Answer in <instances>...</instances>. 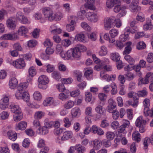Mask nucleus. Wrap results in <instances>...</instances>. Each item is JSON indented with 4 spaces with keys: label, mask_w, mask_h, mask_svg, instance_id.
Here are the masks:
<instances>
[{
    "label": "nucleus",
    "mask_w": 153,
    "mask_h": 153,
    "mask_svg": "<svg viewBox=\"0 0 153 153\" xmlns=\"http://www.w3.org/2000/svg\"><path fill=\"white\" fill-rule=\"evenodd\" d=\"M81 56V53L78 48H71L68 50L66 53L68 59L73 60L75 59H78Z\"/></svg>",
    "instance_id": "nucleus-1"
},
{
    "label": "nucleus",
    "mask_w": 153,
    "mask_h": 153,
    "mask_svg": "<svg viewBox=\"0 0 153 153\" xmlns=\"http://www.w3.org/2000/svg\"><path fill=\"white\" fill-rule=\"evenodd\" d=\"M116 18L114 16L105 18L104 20V27L105 30H109L114 26Z\"/></svg>",
    "instance_id": "nucleus-2"
},
{
    "label": "nucleus",
    "mask_w": 153,
    "mask_h": 153,
    "mask_svg": "<svg viewBox=\"0 0 153 153\" xmlns=\"http://www.w3.org/2000/svg\"><path fill=\"white\" fill-rule=\"evenodd\" d=\"M43 13L45 17L50 21H53L55 15L53 10L49 7H45L42 9Z\"/></svg>",
    "instance_id": "nucleus-3"
},
{
    "label": "nucleus",
    "mask_w": 153,
    "mask_h": 153,
    "mask_svg": "<svg viewBox=\"0 0 153 153\" xmlns=\"http://www.w3.org/2000/svg\"><path fill=\"white\" fill-rule=\"evenodd\" d=\"M122 124L118 128L117 131L118 134H124L127 133L130 125V122L127 120H123L122 121Z\"/></svg>",
    "instance_id": "nucleus-4"
},
{
    "label": "nucleus",
    "mask_w": 153,
    "mask_h": 153,
    "mask_svg": "<svg viewBox=\"0 0 153 153\" xmlns=\"http://www.w3.org/2000/svg\"><path fill=\"white\" fill-rule=\"evenodd\" d=\"M28 84L27 82H24L20 84L17 87L18 91L15 94V97L17 99H22V92L23 90H25L27 87Z\"/></svg>",
    "instance_id": "nucleus-5"
},
{
    "label": "nucleus",
    "mask_w": 153,
    "mask_h": 153,
    "mask_svg": "<svg viewBox=\"0 0 153 153\" xmlns=\"http://www.w3.org/2000/svg\"><path fill=\"white\" fill-rule=\"evenodd\" d=\"M10 64L13 65L16 68L22 69L25 66V64L22 58H20L15 61H12Z\"/></svg>",
    "instance_id": "nucleus-6"
},
{
    "label": "nucleus",
    "mask_w": 153,
    "mask_h": 153,
    "mask_svg": "<svg viewBox=\"0 0 153 153\" xmlns=\"http://www.w3.org/2000/svg\"><path fill=\"white\" fill-rule=\"evenodd\" d=\"M10 96L5 95L0 101V108L4 110L8 107Z\"/></svg>",
    "instance_id": "nucleus-7"
},
{
    "label": "nucleus",
    "mask_w": 153,
    "mask_h": 153,
    "mask_svg": "<svg viewBox=\"0 0 153 153\" xmlns=\"http://www.w3.org/2000/svg\"><path fill=\"white\" fill-rule=\"evenodd\" d=\"M88 20L91 22H96L98 20V16L97 14L93 12H89L86 14Z\"/></svg>",
    "instance_id": "nucleus-8"
},
{
    "label": "nucleus",
    "mask_w": 153,
    "mask_h": 153,
    "mask_svg": "<svg viewBox=\"0 0 153 153\" xmlns=\"http://www.w3.org/2000/svg\"><path fill=\"white\" fill-rule=\"evenodd\" d=\"M143 105L144 107L143 113L145 116H147L149 115L147 113L149 109L150 106V100L147 98L145 99L143 101Z\"/></svg>",
    "instance_id": "nucleus-9"
},
{
    "label": "nucleus",
    "mask_w": 153,
    "mask_h": 153,
    "mask_svg": "<svg viewBox=\"0 0 153 153\" xmlns=\"http://www.w3.org/2000/svg\"><path fill=\"white\" fill-rule=\"evenodd\" d=\"M15 39H16L18 38L17 34L16 33L15 34L14 33H7L3 35L1 37V38L4 40H11L13 39H15Z\"/></svg>",
    "instance_id": "nucleus-10"
},
{
    "label": "nucleus",
    "mask_w": 153,
    "mask_h": 153,
    "mask_svg": "<svg viewBox=\"0 0 153 153\" xmlns=\"http://www.w3.org/2000/svg\"><path fill=\"white\" fill-rule=\"evenodd\" d=\"M95 110L96 112L100 115H105V114L106 112L105 109L104 108L103 106L101 105V102L95 108Z\"/></svg>",
    "instance_id": "nucleus-11"
},
{
    "label": "nucleus",
    "mask_w": 153,
    "mask_h": 153,
    "mask_svg": "<svg viewBox=\"0 0 153 153\" xmlns=\"http://www.w3.org/2000/svg\"><path fill=\"white\" fill-rule=\"evenodd\" d=\"M27 126V123L25 121H22L16 125L15 129L16 130H23L26 128Z\"/></svg>",
    "instance_id": "nucleus-12"
},
{
    "label": "nucleus",
    "mask_w": 153,
    "mask_h": 153,
    "mask_svg": "<svg viewBox=\"0 0 153 153\" xmlns=\"http://www.w3.org/2000/svg\"><path fill=\"white\" fill-rule=\"evenodd\" d=\"M85 3L84 4L85 8L92 10H94L95 7L93 5L94 0H85Z\"/></svg>",
    "instance_id": "nucleus-13"
},
{
    "label": "nucleus",
    "mask_w": 153,
    "mask_h": 153,
    "mask_svg": "<svg viewBox=\"0 0 153 153\" xmlns=\"http://www.w3.org/2000/svg\"><path fill=\"white\" fill-rule=\"evenodd\" d=\"M72 116L73 118H78L80 115V110L78 107L73 108L71 111Z\"/></svg>",
    "instance_id": "nucleus-14"
},
{
    "label": "nucleus",
    "mask_w": 153,
    "mask_h": 153,
    "mask_svg": "<svg viewBox=\"0 0 153 153\" xmlns=\"http://www.w3.org/2000/svg\"><path fill=\"white\" fill-rule=\"evenodd\" d=\"M73 133L71 131H67L63 133V135L61 137L62 140H66L71 138L73 136Z\"/></svg>",
    "instance_id": "nucleus-15"
},
{
    "label": "nucleus",
    "mask_w": 153,
    "mask_h": 153,
    "mask_svg": "<svg viewBox=\"0 0 153 153\" xmlns=\"http://www.w3.org/2000/svg\"><path fill=\"white\" fill-rule=\"evenodd\" d=\"M18 32L19 35L25 37L28 32V29L25 26H22L19 28Z\"/></svg>",
    "instance_id": "nucleus-16"
},
{
    "label": "nucleus",
    "mask_w": 153,
    "mask_h": 153,
    "mask_svg": "<svg viewBox=\"0 0 153 153\" xmlns=\"http://www.w3.org/2000/svg\"><path fill=\"white\" fill-rule=\"evenodd\" d=\"M7 27L10 29H14L16 28L15 22L12 19L10 18L7 20Z\"/></svg>",
    "instance_id": "nucleus-17"
},
{
    "label": "nucleus",
    "mask_w": 153,
    "mask_h": 153,
    "mask_svg": "<svg viewBox=\"0 0 153 153\" xmlns=\"http://www.w3.org/2000/svg\"><path fill=\"white\" fill-rule=\"evenodd\" d=\"M38 81L39 83L43 84L44 85H46L48 82V79L46 76L42 75L39 77Z\"/></svg>",
    "instance_id": "nucleus-18"
},
{
    "label": "nucleus",
    "mask_w": 153,
    "mask_h": 153,
    "mask_svg": "<svg viewBox=\"0 0 153 153\" xmlns=\"http://www.w3.org/2000/svg\"><path fill=\"white\" fill-rule=\"evenodd\" d=\"M51 32L53 34H59L61 33L62 30L60 28H58L55 25H53L50 27Z\"/></svg>",
    "instance_id": "nucleus-19"
},
{
    "label": "nucleus",
    "mask_w": 153,
    "mask_h": 153,
    "mask_svg": "<svg viewBox=\"0 0 153 153\" xmlns=\"http://www.w3.org/2000/svg\"><path fill=\"white\" fill-rule=\"evenodd\" d=\"M108 103L109 105L108 107V111L110 112L112 110L115 108L116 106V104L115 102L111 99L108 100Z\"/></svg>",
    "instance_id": "nucleus-20"
},
{
    "label": "nucleus",
    "mask_w": 153,
    "mask_h": 153,
    "mask_svg": "<svg viewBox=\"0 0 153 153\" xmlns=\"http://www.w3.org/2000/svg\"><path fill=\"white\" fill-rule=\"evenodd\" d=\"M132 43L130 41L128 42L125 43L127 46L125 48V50L123 52V55H128L129 54L131 50V47Z\"/></svg>",
    "instance_id": "nucleus-21"
},
{
    "label": "nucleus",
    "mask_w": 153,
    "mask_h": 153,
    "mask_svg": "<svg viewBox=\"0 0 153 153\" xmlns=\"http://www.w3.org/2000/svg\"><path fill=\"white\" fill-rule=\"evenodd\" d=\"M7 134L9 138L12 141H15L17 138V133L12 130L9 131Z\"/></svg>",
    "instance_id": "nucleus-22"
},
{
    "label": "nucleus",
    "mask_w": 153,
    "mask_h": 153,
    "mask_svg": "<svg viewBox=\"0 0 153 153\" xmlns=\"http://www.w3.org/2000/svg\"><path fill=\"white\" fill-rule=\"evenodd\" d=\"M48 128L45 126L42 127H39L37 130V133L42 135H45L48 132Z\"/></svg>",
    "instance_id": "nucleus-23"
},
{
    "label": "nucleus",
    "mask_w": 153,
    "mask_h": 153,
    "mask_svg": "<svg viewBox=\"0 0 153 153\" xmlns=\"http://www.w3.org/2000/svg\"><path fill=\"white\" fill-rule=\"evenodd\" d=\"M18 85L17 79L15 77L11 79L9 81V85L11 89H14Z\"/></svg>",
    "instance_id": "nucleus-24"
},
{
    "label": "nucleus",
    "mask_w": 153,
    "mask_h": 153,
    "mask_svg": "<svg viewBox=\"0 0 153 153\" xmlns=\"http://www.w3.org/2000/svg\"><path fill=\"white\" fill-rule=\"evenodd\" d=\"M146 123L145 120L143 119L141 116L139 117L135 122V124L137 127H140L141 126H144Z\"/></svg>",
    "instance_id": "nucleus-25"
},
{
    "label": "nucleus",
    "mask_w": 153,
    "mask_h": 153,
    "mask_svg": "<svg viewBox=\"0 0 153 153\" xmlns=\"http://www.w3.org/2000/svg\"><path fill=\"white\" fill-rule=\"evenodd\" d=\"M11 111L14 113H20L22 112L21 108L17 105H10Z\"/></svg>",
    "instance_id": "nucleus-26"
},
{
    "label": "nucleus",
    "mask_w": 153,
    "mask_h": 153,
    "mask_svg": "<svg viewBox=\"0 0 153 153\" xmlns=\"http://www.w3.org/2000/svg\"><path fill=\"white\" fill-rule=\"evenodd\" d=\"M73 147L74 148V150L76 151L77 153H84L86 151L85 148L80 144L76 145Z\"/></svg>",
    "instance_id": "nucleus-27"
},
{
    "label": "nucleus",
    "mask_w": 153,
    "mask_h": 153,
    "mask_svg": "<svg viewBox=\"0 0 153 153\" xmlns=\"http://www.w3.org/2000/svg\"><path fill=\"white\" fill-rule=\"evenodd\" d=\"M124 75L126 79L128 81L133 80L135 76L133 73L130 71L126 72Z\"/></svg>",
    "instance_id": "nucleus-28"
},
{
    "label": "nucleus",
    "mask_w": 153,
    "mask_h": 153,
    "mask_svg": "<svg viewBox=\"0 0 153 153\" xmlns=\"http://www.w3.org/2000/svg\"><path fill=\"white\" fill-rule=\"evenodd\" d=\"M119 0H107L106 2V6L108 8H111L114 6V5L119 3Z\"/></svg>",
    "instance_id": "nucleus-29"
},
{
    "label": "nucleus",
    "mask_w": 153,
    "mask_h": 153,
    "mask_svg": "<svg viewBox=\"0 0 153 153\" xmlns=\"http://www.w3.org/2000/svg\"><path fill=\"white\" fill-rule=\"evenodd\" d=\"M80 11H79L77 13V15L79 18L82 19L84 18L85 14L86 13V11L84 9L83 6H81L80 7Z\"/></svg>",
    "instance_id": "nucleus-30"
},
{
    "label": "nucleus",
    "mask_w": 153,
    "mask_h": 153,
    "mask_svg": "<svg viewBox=\"0 0 153 153\" xmlns=\"http://www.w3.org/2000/svg\"><path fill=\"white\" fill-rule=\"evenodd\" d=\"M93 147L96 150H98L102 146V142L100 140L95 139L93 141Z\"/></svg>",
    "instance_id": "nucleus-31"
},
{
    "label": "nucleus",
    "mask_w": 153,
    "mask_h": 153,
    "mask_svg": "<svg viewBox=\"0 0 153 153\" xmlns=\"http://www.w3.org/2000/svg\"><path fill=\"white\" fill-rule=\"evenodd\" d=\"M23 118V114L22 112L20 113H15L13 115V119L14 121L17 122L22 119Z\"/></svg>",
    "instance_id": "nucleus-32"
},
{
    "label": "nucleus",
    "mask_w": 153,
    "mask_h": 153,
    "mask_svg": "<svg viewBox=\"0 0 153 153\" xmlns=\"http://www.w3.org/2000/svg\"><path fill=\"white\" fill-rule=\"evenodd\" d=\"M45 114V113L44 112L39 111L35 112L34 117L35 119L39 120L43 117Z\"/></svg>",
    "instance_id": "nucleus-33"
},
{
    "label": "nucleus",
    "mask_w": 153,
    "mask_h": 153,
    "mask_svg": "<svg viewBox=\"0 0 153 153\" xmlns=\"http://www.w3.org/2000/svg\"><path fill=\"white\" fill-rule=\"evenodd\" d=\"M111 59L114 61H117L120 59L119 55L118 53H112L110 55Z\"/></svg>",
    "instance_id": "nucleus-34"
},
{
    "label": "nucleus",
    "mask_w": 153,
    "mask_h": 153,
    "mask_svg": "<svg viewBox=\"0 0 153 153\" xmlns=\"http://www.w3.org/2000/svg\"><path fill=\"white\" fill-rule=\"evenodd\" d=\"M53 100L52 97H50L46 98L43 102V105L45 106H48L52 104Z\"/></svg>",
    "instance_id": "nucleus-35"
},
{
    "label": "nucleus",
    "mask_w": 153,
    "mask_h": 153,
    "mask_svg": "<svg viewBox=\"0 0 153 153\" xmlns=\"http://www.w3.org/2000/svg\"><path fill=\"white\" fill-rule=\"evenodd\" d=\"M85 36L83 34L79 33L77 34L75 37L74 39L77 41L83 42L85 39Z\"/></svg>",
    "instance_id": "nucleus-36"
},
{
    "label": "nucleus",
    "mask_w": 153,
    "mask_h": 153,
    "mask_svg": "<svg viewBox=\"0 0 153 153\" xmlns=\"http://www.w3.org/2000/svg\"><path fill=\"white\" fill-rule=\"evenodd\" d=\"M69 94V91L66 93L65 92L61 93L59 95V98L62 101L65 100L68 98Z\"/></svg>",
    "instance_id": "nucleus-37"
},
{
    "label": "nucleus",
    "mask_w": 153,
    "mask_h": 153,
    "mask_svg": "<svg viewBox=\"0 0 153 153\" xmlns=\"http://www.w3.org/2000/svg\"><path fill=\"white\" fill-rule=\"evenodd\" d=\"M22 96V99L26 102H27L30 99L29 95L28 93L25 90H23Z\"/></svg>",
    "instance_id": "nucleus-38"
},
{
    "label": "nucleus",
    "mask_w": 153,
    "mask_h": 153,
    "mask_svg": "<svg viewBox=\"0 0 153 153\" xmlns=\"http://www.w3.org/2000/svg\"><path fill=\"white\" fill-rule=\"evenodd\" d=\"M29 74L31 76H33L36 74V72L35 68L33 66L30 67L28 69Z\"/></svg>",
    "instance_id": "nucleus-39"
},
{
    "label": "nucleus",
    "mask_w": 153,
    "mask_h": 153,
    "mask_svg": "<svg viewBox=\"0 0 153 153\" xmlns=\"http://www.w3.org/2000/svg\"><path fill=\"white\" fill-rule=\"evenodd\" d=\"M129 33H124V34L121 35L120 36V39L121 41L125 42L129 40L130 37L129 36Z\"/></svg>",
    "instance_id": "nucleus-40"
},
{
    "label": "nucleus",
    "mask_w": 153,
    "mask_h": 153,
    "mask_svg": "<svg viewBox=\"0 0 153 153\" xmlns=\"http://www.w3.org/2000/svg\"><path fill=\"white\" fill-rule=\"evenodd\" d=\"M106 137L109 140H113L115 136L114 133L111 131H108L105 134Z\"/></svg>",
    "instance_id": "nucleus-41"
},
{
    "label": "nucleus",
    "mask_w": 153,
    "mask_h": 153,
    "mask_svg": "<svg viewBox=\"0 0 153 153\" xmlns=\"http://www.w3.org/2000/svg\"><path fill=\"white\" fill-rule=\"evenodd\" d=\"M124 58L125 60L127 61L130 65H132L134 64L135 60L134 59L131 57L130 55H126L125 56Z\"/></svg>",
    "instance_id": "nucleus-42"
},
{
    "label": "nucleus",
    "mask_w": 153,
    "mask_h": 153,
    "mask_svg": "<svg viewBox=\"0 0 153 153\" xmlns=\"http://www.w3.org/2000/svg\"><path fill=\"white\" fill-rule=\"evenodd\" d=\"M140 134L138 131L135 132L132 134L133 139L138 142L140 140Z\"/></svg>",
    "instance_id": "nucleus-43"
},
{
    "label": "nucleus",
    "mask_w": 153,
    "mask_h": 153,
    "mask_svg": "<svg viewBox=\"0 0 153 153\" xmlns=\"http://www.w3.org/2000/svg\"><path fill=\"white\" fill-rule=\"evenodd\" d=\"M53 124V122L51 121H50L48 119L46 118L45 120L44 126L48 128H51Z\"/></svg>",
    "instance_id": "nucleus-44"
},
{
    "label": "nucleus",
    "mask_w": 153,
    "mask_h": 153,
    "mask_svg": "<svg viewBox=\"0 0 153 153\" xmlns=\"http://www.w3.org/2000/svg\"><path fill=\"white\" fill-rule=\"evenodd\" d=\"M107 53V48L105 46H102L101 47V50L99 52V54L101 56H104Z\"/></svg>",
    "instance_id": "nucleus-45"
},
{
    "label": "nucleus",
    "mask_w": 153,
    "mask_h": 153,
    "mask_svg": "<svg viewBox=\"0 0 153 153\" xmlns=\"http://www.w3.org/2000/svg\"><path fill=\"white\" fill-rule=\"evenodd\" d=\"M109 33L111 36L114 38L118 34L119 31L116 29H113L110 30Z\"/></svg>",
    "instance_id": "nucleus-46"
},
{
    "label": "nucleus",
    "mask_w": 153,
    "mask_h": 153,
    "mask_svg": "<svg viewBox=\"0 0 153 153\" xmlns=\"http://www.w3.org/2000/svg\"><path fill=\"white\" fill-rule=\"evenodd\" d=\"M74 74L75 76L77 77V81L79 82L82 81V73L77 71H74Z\"/></svg>",
    "instance_id": "nucleus-47"
},
{
    "label": "nucleus",
    "mask_w": 153,
    "mask_h": 153,
    "mask_svg": "<svg viewBox=\"0 0 153 153\" xmlns=\"http://www.w3.org/2000/svg\"><path fill=\"white\" fill-rule=\"evenodd\" d=\"M74 105V103L73 101L69 100L65 103L64 107L67 109H69L73 107Z\"/></svg>",
    "instance_id": "nucleus-48"
},
{
    "label": "nucleus",
    "mask_w": 153,
    "mask_h": 153,
    "mask_svg": "<svg viewBox=\"0 0 153 153\" xmlns=\"http://www.w3.org/2000/svg\"><path fill=\"white\" fill-rule=\"evenodd\" d=\"M52 76L54 79L58 81L61 78L60 74L56 71H53L52 74Z\"/></svg>",
    "instance_id": "nucleus-49"
},
{
    "label": "nucleus",
    "mask_w": 153,
    "mask_h": 153,
    "mask_svg": "<svg viewBox=\"0 0 153 153\" xmlns=\"http://www.w3.org/2000/svg\"><path fill=\"white\" fill-rule=\"evenodd\" d=\"M9 113L7 111H3L0 114V117L2 120L7 119L9 116Z\"/></svg>",
    "instance_id": "nucleus-50"
},
{
    "label": "nucleus",
    "mask_w": 153,
    "mask_h": 153,
    "mask_svg": "<svg viewBox=\"0 0 153 153\" xmlns=\"http://www.w3.org/2000/svg\"><path fill=\"white\" fill-rule=\"evenodd\" d=\"M33 97L34 100L39 101L41 99L42 96L40 92L36 91L34 92L33 94Z\"/></svg>",
    "instance_id": "nucleus-51"
},
{
    "label": "nucleus",
    "mask_w": 153,
    "mask_h": 153,
    "mask_svg": "<svg viewBox=\"0 0 153 153\" xmlns=\"http://www.w3.org/2000/svg\"><path fill=\"white\" fill-rule=\"evenodd\" d=\"M137 20L140 21L141 22H143L145 20V18L143 13L139 12L136 17Z\"/></svg>",
    "instance_id": "nucleus-52"
},
{
    "label": "nucleus",
    "mask_w": 153,
    "mask_h": 153,
    "mask_svg": "<svg viewBox=\"0 0 153 153\" xmlns=\"http://www.w3.org/2000/svg\"><path fill=\"white\" fill-rule=\"evenodd\" d=\"M130 10L132 12H137L138 10H140V8L139 6H137L135 5L130 4L129 5Z\"/></svg>",
    "instance_id": "nucleus-53"
},
{
    "label": "nucleus",
    "mask_w": 153,
    "mask_h": 153,
    "mask_svg": "<svg viewBox=\"0 0 153 153\" xmlns=\"http://www.w3.org/2000/svg\"><path fill=\"white\" fill-rule=\"evenodd\" d=\"M122 9L121 10V11L120 13L118 14V15L119 17H121L124 16L126 13V11L124 10L128 8V7L126 6H122Z\"/></svg>",
    "instance_id": "nucleus-54"
},
{
    "label": "nucleus",
    "mask_w": 153,
    "mask_h": 153,
    "mask_svg": "<svg viewBox=\"0 0 153 153\" xmlns=\"http://www.w3.org/2000/svg\"><path fill=\"white\" fill-rule=\"evenodd\" d=\"M81 26L84 29L87 31H90L91 30V27L88 24L85 22H83L81 23Z\"/></svg>",
    "instance_id": "nucleus-55"
},
{
    "label": "nucleus",
    "mask_w": 153,
    "mask_h": 153,
    "mask_svg": "<svg viewBox=\"0 0 153 153\" xmlns=\"http://www.w3.org/2000/svg\"><path fill=\"white\" fill-rule=\"evenodd\" d=\"M137 47L138 50L143 49L146 48V44L143 42H140L137 43Z\"/></svg>",
    "instance_id": "nucleus-56"
},
{
    "label": "nucleus",
    "mask_w": 153,
    "mask_h": 153,
    "mask_svg": "<svg viewBox=\"0 0 153 153\" xmlns=\"http://www.w3.org/2000/svg\"><path fill=\"white\" fill-rule=\"evenodd\" d=\"M73 81V79L71 78L67 79H61V82L62 84H69L71 83Z\"/></svg>",
    "instance_id": "nucleus-57"
},
{
    "label": "nucleus",
    "mask_w": 153,
    "mask_h": 153,
    "mask_svg": "<svg viewBox=\"0 0 153 153\" xmlns=\"http://www.w3.org/2000/svg\"><path fill=\"white\" fill-rule=\"evenodd\" d=\"M63 121L64 123V126L65 127L69 128L71 126V122L68 118L65 117L63 119Z\"/></svg>",
    "instance_id": "nucleus-58"
},
{
    "label": "nucleus",
    "mask_w": 153,
    "mask_h": 153,
    "mask_svg": "<svg viewBox=\"0 0 153 153\" xmlns=\"http://www.w3.org/2000/svg\"><path fill=\"white\" fill-rule=\"evenodd\" d=\"M152 28V26L150 22H147L143 26V29L145 30H150Z\"/></svg>",
    "instance_id": "nucleus-59"
},
{
    "label": "nucleus",
    "mask_w": 153,
    "mask_h": 153,
    "mask_svg": "<svg viewBox=\"0 0 153 153\" xmlns=\"http://www.w3.org/2000/svg\"><path fill=\"white\" fill-rule=\"evenodd\" d=\"M92 95L90 92H87L85 94V100L86 102H90L91 100Z\"/></svg>",
    "instance_id": "nucleus-60"
},
{
    "label": "nucleus",
    "mask_w": 153,
    "mask_h": 153,
    "mask_svg": "<svg viewBox=\"0 0 153 153\" xmlns=\"http://www.w3.org/2000/svg\"><path fill=\"white\" fill-rule=\"evenodd\" d=\"M139 97H144L147 95V92L145 89L138 91Z\"/></svg>",
    "instance_id": "nucleus-61"
},
{
    "label": "nucleus",
    "mask_w": 153,
    "mask_h": 153,
    "mask_svg": "<svg viewBox=\"0 0 153 153\" xmlns=\"http://www.w3.org/2000/svg\"><path fill=\"white\" fill-rule=\"evenodd\" d=\"M42 15L39 13H36L35 15V18L36 20H40V21L41 23H43L45 22V19L42 18Z\"/></svg>",
    "instance_id": "nucleus-62"
},
{
    "label": "nucleus",
    "mask_w": 153,
    "mask_h": 153,
    "mask_svg": "<svg viewBox=\"0 0 153 153\" xmlns=\"http://www.w3.org/2000/svg\"><path fill=\"white\" fill-rule=\"evenodd\" d=\"M58 68L59 70L62 72H64L68 70L66 66L62 64H58Z\"/></svg>",
    "instance_id": "nucleus-63"
},
{
    "label": "nucleus",
    "mask_w": 153,
    "mask_h": 153,
    "mask_svg": "<svg viewBox=\"0 0 153 153\" xmlns=\"http://www.w3.org/2000/svg\"><path fill=\"white\" fill-rule=\"evenodd\" d=\"M53 43L49 39H46L44 43V45L46 47H51L53 45Z\"/></svg>",
    "instance_id": "nucleus-64"
}]
</instances>
